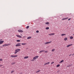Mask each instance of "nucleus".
<instances>
[{"label":"nucleus","mask_w":74,"mask_h":74,"mask_svg":"<svg viewBox=\"0 0 74 74\" xmlns=\"http://www.w3.org/2000/svg\"><path fill=\"white\" fill-rule=\"evenodd\" d=\"M73 40H74V39Z\"/></svg>","instance_id":"obj_42"},{"label":"nucleus","mask_w":74,"mask_h":74,"mask_svg":"<svg viewBox=\"0 0 74 74\" xmlns=\"http://www.w3.org/2000/svg\"><path fill=\"white\" fill-rule=\"evenodd\" d=\"M51 42H52V41L48 42H46L45 43V44H50V43H51Z\"/></svg>","instance_id":"obj_8"},{"label":"nucleus","mask_w":74,"mask_h":74,"mask_svg":"<svg viewBox=\"0 0 74 74\" xmlns=\"http://www.w3.org/2000/svg\"><path fill=\"white\" fill-rule=\"evenodd\" d=\"M71 55H72V54H71V55H69V56H71Z\"/></svg>","instance_id":"obj_36"},{"label":"nucleus","mask_w":74,"mask_h":74,"mask_svg":"<svg viewBox=\"0 0 74 74\" xmlns=\"http://www.w3.org/2000/svg\"><path fill=\"white\" fill-rule=\"evenodd\" d=\"M15 46L16 47H19L21 46V43H18Z\"/></svg>","instance_id":"obj_3"},{"label":"nucleus","mask_w":74,"mask_h":74,"mask_svg":"<svg viewBox=\"0 0 74 74\" xmlns=\"http://www.w3.org/2000/svg\"><path fill=\"white\" fill-rule=\"evenodd\" d=\"M17 42H20L21 41V40H16Z\"/></svg>","instance_id":"obj_23"},{"label":"nucleus","mask_w":74,"mask_h":74,"mask_svg":"<svg viewBox=\"0 0 74 74\" xmlns=\"http://www.w3.org/2000/svg\"><path fill=\"white\" fill-rule=\"evenodd\" d=\"M18 56L17 55H11L10 56L11 58H16Z\"/></svg>","instance_id":"obj_4"},{"label":"nucleus","mask_w":74,"mask_h":74,"mask_svg":"<svg viewBox=\"0 0 74 74\" xmlns=\"http://www.w3.org/2000/svg\"><path fill=\"white\" fill-rule=\"evenodd\" d=\"M73 45L72 44H71L69 45H68L67 46V47H70V46H71Z\"/></svg>","instance_id":"obj_15"},{"label":"nucleus","mask_w":74,"mask_h":74,"mask_svg":"<svg viewBox=\"0 0 74 74\" xmlns=\"http://www.w3.org/2000/svg\"><path fill=\"white\" fill-rule=\"evenodd\" d=\"M64 60H62L60 62V63H62V62H63Z\"/></svg>","instance_id":"obj_25"},{"label":"nucleus","mask_w":74,"mask_h":74,"mask_svg":"<svg viewBox=\"0 0 74 74\" xmlns=\"http://www.w3.org/2000/svg\"><path fill=\"white\" fill-rule=\"evenodd\" d=\"M65 34H61L62 36H65Z\"/></svg>","instance_id":"obj_21"},{"label":"nucleus","mask_w":74,"mask_h":74,"mask_svg":"<svg viewBox=\"0 0 74 74\" xmlns=\"http://www.w3.org/2000/svg\"><path fill=\"white\" fill-rule=\"evenodd\" d=\"M46 25H49V22H47L45 23Z\"/></svg>","instance_id":"obj_16"},{"label":"nucleus","mask_w":74,"mask_h":74,"mask_svg":"<svg viewBox=\"0 0 74 74\" xmlns=\"http://www.w3.org/2000/svg\"><path fill=\"white\" fill-rule=\"evenodd\" d=\"M3 60L2 59H0V61H2Z\"/></svg>","instance_id":"obj_35"},{"label":"nucleus","mask_w":74,"mask_h":74,"mask_svg":"<svg viewBox=\"0 0 74 74\" xmlns=\"http://www.w3.org/2000/svg\"><path fill=\"white\" fill-rule=\"evenodd\" d=\"M22 45H26V44L25 43H21Z\"/></svg>","instance_id":"obj_30"},{"label":"nucleus","mask_w":74,"mask_h":74,"mask_svg":"<svg viewBox=\"0 0 74 74\" xmlns=\"http://www.w3.org/2000/svg\"><path fill=\"white\" fill-rule=\"evenodd\" d=\"M49 63H50V62H48L47 63L45 64L44 65L45 66H46V65H47V64H49Z\"/></svg>","instance_id":"obj_10"},{"label":"nucleus","mask_w":74,"mask_h":74,"mask_svg":"<svg viewBox=\"0 0 74 74\" xmlns=\"http://www.w3.org/2000/svg\"><path fill=\"white\" fill-rule=\"evenodd\" d=\"M38 58V56H36L34 57L33 58V59H34L35 60V59H37V58Z\"/></svg>","instance_id":"obj_5"},{"label":"nucleus","mask_w":74,"mask_h":74,"mask_svg":"<svg viewBox=\"0 0 74 74\" xmlns=\"http://www.w3.org/2000/svg\"><path fill=\"white\" fill-rule=\"evenodd\" d=\"M14 71H11V73H14Z\"/></svg>","instance_id":"obj_34"},{"label":"nucleus","mask_w":74,"mask_h":74,"mask_svg":"<svg viewBox=\"0 0 74 74\" xmlns=\"http://www.w3.org/2000/svg\"><path fill=\"white\" fill-rule=\"evenodd\" d=\"M16 37H18L19 38H22V36L20 35H16Z\"/></svg>","instance_id":"obj_7"},{"label":"nucleus","mask_w":74,"mask_h":74,"mask_svg":"<svg viewBox=\"0 0 74 74\" xmlns=\"http://www.w3.org/2000/svg\"><path fill=\"white\" fill-rule=\"evenodd\" d=\"M18 32H20L21 33H22L23 32V31L21 29L18 30Z\"/></svg>","instance_id":"obj_6"},{"label":"nucleus","mask_w":74,"mask_h":74,"mask_svg":"<svg viewBox=\"0 0 74 74\" xmlns=\"http://www.w3.org/2000/svg\"><path fill=\"white\" fill-rule=\"evenodd\" d=\"M73 36H71L70 37V39H73Z\"/></svg>","instance_id":"obj_22"},{"label":"nucleus","mask_w":74,"mask_h":74,"mask_svg":"<svg viewBox=\"0 0 74 74\" xmlns=\"http://www.w3.org/2000/svg\"><path fill=\"white\" fill-rule=\"evenodd\" d=\"M60 66V64H58L57 65V67H59Z\"/></svg>","instance_id":"obj_28"},{"label":"nucleus","mask_w":74,"mask_h":74,"mask_svg":"<svg viewBox=\"0 0 74 74\" xmlns=\"http://www.w3.org/2000/svg\"><path fill=\"white\" fill-rule=\"evenodd\" d=\"M55 51V49H53L51 51H52V52H53V51Z\"/></svg>","instance_id":"obj_24"},{"label":"nucleus","mask_w":74,"mask_h":74,"mask_svg":"<svg viewBox=\"0 0 74 74\" xmlns=\"http://www.w3.org/2000/svg\"><path fill=\"white\" fill-rule=\"evenodd\" d=\"M19 51H20V49H16L15 50V52L14 53V54H16V53L18 52Z\"/></svg>","instance_id":"obj_1"},{"label":"nucleus","mask_w":74,"mask_h":74,"mask_svg":"<svg viewBox=\"0 0 74 74\" xmlns=\"http://www.w3.org/2000/svg\"><path fill=\"white\" fill-rule=\"evenodd\" d=\"M29 26H27L26 27V29H29Z\"/></svg>","instance_id":"obj_27"},{"label":"nucleus","mask_w":74,"mask_h":74,"mask_svg":"<svg viewBox=\"0 0 74 74\" xmlns=\"http://www.w3.org/2000/svg\"><path fill=\"white\" fill-rule=\"evenodd\" d=\"M49 29V27H47L46 28V30H48V29Z\"/></svg>","instance_id":"obj_20"},{"label":"nucleus","mask_w":74,"mask_h":74,"mask_svg":"<svg viewBox=\"0 0 74 74\" xmlns=\"http://www.w3.org/2000/svg\"><path fill=\"white\" fill-rule=\"evenodd\" d=\"M53 63H54V62H52L51 63V64H53Z\"/></svg>","instance_id":"obj_33"},{"label":"nucleus","mask_w":74,"mask_h":74,"mask_svg":"<svg viewBox=\"0 0 74 74\" xmlns=\"http://www.w3.org/2000/svg\"><path fill=\"white\" fill-rule=\"evenodd\" d=\"M30 38H32V37L31 36H29L27 38V39H28V40H29V39H30Z\"/></svg>","instance_id":"obj_13"},{"label":"nucleus","mask_w":74,"mask_h":74,"mask_svg":"<svg viewBox=\"0 0 74 74\" xmlns=\"http://www.w3.org/2000/svg\"><path fill=\"white\" fill-rule=\"evenodd\" d=\"M55 33H51V34H49V36H52L53 35H55Z\"/></svg>","instance_id":"obj_9"},{"label":"nucleus","mask_w":74,"mask_h":74,"mask_svg":"<svg viewBox=\"0 0 74 74\" xmlns=\"http://www.w3.org/2000/svg\"><path fill=\"white\" fill-rule=\"evenodd\" d=\"M72 55H73H73H74V54H73Z\"/></svg>","instance_id":"obj_39"},{"label":"nucleus","mask_w":74,"mask_h":74,"mask_svg":"<svg viewBox=\"0 0 74 74\" xmlns=\"http://www.w3.org/2000/svg\"><path fill=\"white\" fill-rule=\"evenodd\" d=\"M69 19V18L67 17L66 18H64L62 19V20H66V19Z\"/></svg>","instance_id":"obj_12"},{"label":"nucleus","mask_w":74,"mask_h":74,"mask_svg":"<svg viewBox=\"0 0 74 74\" xmlns=\"http://www.w3.org/2000/svg\"><path fill=\"white\" fill-rule=\"evenodd\" d=\"M48 52V51H45V53H47Z\"/></svg>","instance_id":"obj_29"},{"label":"nucleus","mask_w":74,"mask_h":74,"mask_svg":"<svg viewBox=\"0 0 74 74\" xmlns=\"http://www.w3.org/2000/svg\"><path fill=\"white\" fill-rule=\"evenodd\" d=\"M44 51H45V50L41 51L39 52V53H42V52H44Z\"/></svg>","instance_id":"obj_11"},{"label":"nucleus","mask_w":74,"mask_h":74,"mask_svg":"<svg viewBox=\"0 0 74 74\" xmlns=\"http://www.w3.org/2000/svg\"><path fill=\"white\" fill-rule=\"evenodd\" d=\"M15 62H12L11 63V64L12 65L14 64H15Z\"/></svg>","instance_id":"obj_26"},{"label":"nucleus","mask_w":74,"mask_h":74,"mask_svg":"<svg viewBox=\"0 0 74 74\" xmlns=\"http://www.w3.org/2000/svg\"><path fill=\"white\" fill-rule=\"evenodd\" d=\"M73 36H74V34H73Z\"/></svg>","instance_id":"obj_41"},{"label":"nucleus","mask_w":74,"mask_h":74,"mask_svg":"<svg viewBox=\"0 0 74 74\" xmlns=\"http://www.w3.org/2000/svg\"><path fill=\"white\" fill-rule=\"evenodd\" d=\"M1 40H2V39H1Z\"/></svg>","instance_id":"obj_40"},{"label":"nucleus","mask_w":74,"mask_h":74,"mask_svg":"<svg viewBox=\"0 0 74 74\" xmlns=\"http://www.w3.org/2000/svg\"><path fill=\"white\" fill-rule=\"evenodd\" d=\"M11 45V44L9 43L8 44H5L3 45V47H6V46H9V45Z\"/></svg>","instance_id":"obj_2"},{"label":"nucleus","mask_w":74,"mask_h":74,"mask_svg":"<svg viewBox=\"0 0 74 74\" xmlns=\"http://www.w3.org/2000/svg\"><path fill=\"white\" fill-rule=\"evenodd\" d=\"M36 33H38L39 32V31L38 30H37L36 31Z\"/></svg>","instance_id":"obj_31"},{"label":"nucleus","mask_w":74,"mask_h":74,"mask_svg":"<svg viewBox=\"0 0 74 74\" xmlns=\"http://www.w3.org/2000/svg\"><path fill=\"white\" fill-rule=\"evenodd\" d=\"M29 58L28 56H26L24 57V59H27V58Z\"/></svg>","instance_id":"obj_18"},{"label":"nucleus","mask_w":74,"mask_h":74,"mask_svg":"<svg viewBox=\"0 0 74 74\" xmlns=\"http://www.w3.org/2000/svg\"><path fill=\"white\" fill-rule=\"evenodd\" d=\"M4 42V41L3 40V41H0V44H2V43Z\"/></svg>","instance_id":"obj_14"},{"label":"nucleus","mask_w":74,"mask_h":74,"mask_svg":"<svg viewBox=\"0 0 74 74\" xmlns=\"http://www.w3.org/2000/svg\"><path fill=\"white\" fill-rule=\"evenodd\" d=\"M40 71V70H39L38 71H36V73H39V72Z\"/></svg>","instance_id":"obj_19"},{"label":"nucleus","mask_w":74,"mask_h":74,"mask_svg":"<svg viewBox=\"0 0 74 74\" xmlns=\"http://www.w3.org/2000/svg\"><path fill=\"white\" fill-rule=\"evenodd\" d=\"M21 36H23L22 34H21Z\"/></svg>","instance_id":"obj_37"},{"label":"nucleus","mask_w":74,"mask_h":74,"mask_svg":"<svg viewBox=\"0 0 74 74\" xmlns=\"http://www.w3.org/2000/svg\"><path fill=\"white\" fill-rule=\"evenodd\" d=\"M34 60H32V61H34Z\"/></svg>","instance_id":"obj_38"},{"label":"nucleus","mask_w":74,"mask_h":74,"mask_svg":"<svg viewBox=\"0 0 74 74\" xmlns=\"http://www.w3.org/2000/svg\"><path fill=\"white\" fill-rule=\"evenodd\" d=\"M71 18H69L68 19V21H70V20H71Z\"/></svg>","instance_id":"obj_32"},{"label":"nucleus","mask_w":74,"mask_h":74,"mask_svg":"<svg viewBox=\"0 0 74 74\" xmlns=\"http://www.w3.org/2000/svg\"><path fill=\"white\" fill-rule=\"evenodd\" d=\"M64 41H66V40H67V38H64Z\"/></svg>","instance_id":"obj_17"}]
</instances>
